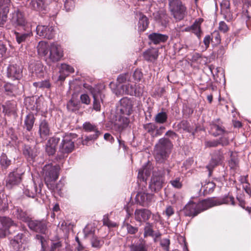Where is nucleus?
Returning <instances> with one entry per match:
<instances>
[{
  "label": "nucleus",
  "mask_w": 251,
  "mask_h": 251,
  "mask_svg": "<svg viewBox=\"0 0 251 251\" xmlns=\"http://www.w3.org/2000/svg\"><path fill=\"white\" fill-rule=\"evenodd\" d=\"M37 34L44 38L52 39L54 36V31L52 26L39 25L36 27Z\"/></svg>",
  "instance_id": "obj_17"
},
{
  "label": "nucleus",
  "mask_w": 251,
  "mask_h": 251,
  "mask_svg": "<svg viewBox=\"0 0 251 251\" xmlns=\"http://www.w3.org/2000/svg\"><path fill=\"white\" fill-rule=\"evenodd\" d=\"M139 21L138 23V30L139 32L145 31L149 26V21L148 18L143 13L139 14Z\"/></svg>",
  "instance_id": "obj_28"
},
{
  "label": "nucleus",
  "mask_w": 251,
  "mask_h": 251,
  "mask_svg": "<svg viewBox=\"0 0 251 251\" xmlns=\"http://www.w3.org/2000/svg\"><path fill=\"white\" fill-rule=\"evenodd\" d=\"M62 246V243L60 240L56 242H52L50 245V250L52 251H55L56 250L59 251Z\"/></svg>",
  "instance_id": "obj_51"
},
{
  "label": "nucleus",
  "mask_w": 251,
  "mask_h": 251,
  "mask_svg": "<svg viewBox=\"0 0 251 251\" xmlns=\"http://www.w3.org/2000/svg\"><path fill=\"white\" fill-rule=\"evenodd\" d=\"M129 116L120 114L118 120L114 124V127L119 132H122L127 127L129 124Z\"/></svg>",
  "instance_id": "obj_22"
},
{
  "label": "nucleus",
  "mask_w": 251,
  "mask_h": 251,
  "mask_svg": "<svg viewBox=\"0 0 251 251\" xmlns=\"http://www.w3.org/2000/svg\"><path fill=\"white\" fill-rule=\"evenodd\" d=\"M149 39L154 45L165 43L168 39V36L158 33H152L148 36Z\"/></svg>",
  "instance_id": "obj_25"
},
{
  "label": "nucleus",
  "mask_w": 251,
  "mask_h": 251,
  "mask_svg": "<svg viewBox=\"0 0 251 251\" xmlns=\"http://www.w3.org/2000/svg\"><path fill=\"white\" fill-rule=\"evenodd\" d=\"M93 97L94 99L93 101V109L97 111L100 110V103L99 100V97L98 94H93Z\"/></svg>",
  "instance_id": "obj_45"
},
{
  "label": "nucleus",
  "mask_w": 251,
  "mask_h": 251,
  "mask_svg": "<svg viewBox=\"0 0 251 251\" xmlns=\"http://www.w3.org/2000/svg\"><path fill=\"white\" fill-rule=\"evenodd\" d=\"M143 56L145 60L148 62H153L158 58V50L155 48H150L143 52Z\"/></svg>",
  "instance_id": "obj_24"
},
{
  "label": "nucleus",
  "mask_w": 251,
  "mask_h": 251,
  "mask_svg": "<svg viewBox=\"0 0 251 251\" xmlns=\"http://www.w3.org/2000/svg\"><path fill=\"white\" fill-rule=\"evenodd\" d=\"M203 21V19L201 18L197 19L191 25V32L196 35L199 39H201L202 33L201 25Z\"/></svg>",
  "instance_id": "obj_26"
},
{
  "label": "nucleus",
  "mask_w": 251,
  "mask_h": 251,
  "mask_svg": "<svg viewBox=\"0 0 251 251\" xmlns=\"http://www.w3.org/2000/svg\"><path fill=\"white\" fill-rule=\"evenodd\" d=\"M237 200L239 202V205L242 208H243L244 209H245L246 211L247 207L246 206V202L245 201V200L242 198L241 197H237Z\"/></svg>",
  "instance_id": "obj_62"
},
{
  "label": "nucleus",
  "mask_w": 251,
  "mask_h": 251,
  "mask_svg": "<svg viewBox=\"0 0 251 251\" xmlns=\"http://www.w3.org/2000/svg\"><path fill=\"white\" fill-rule=\"evenodd\" d=\"M209 208L210 207L208 199H205L198 203L189 202L185 206L182 211L185 216L194 217Z\"/></svg>",
  "instance_id": "obj_4"
},
{
  "label": "nucleus",
  "mask_w": 251,
  "mask_h": 251,
  "mask_svg": "<svg viewBox=\"0 0 251 251\" xmlns=\"http://www.w3.org/2000/svg\"><path fill=\"white\" fill-rule=\"evenodd\" d=\"M102 222L103 226H105L109 228L116 227L118 226V225L116 223L110 220L108 214L103 216Z\"/></svg>",
  "instance_id": "obj_43"
},
{
  "label": "nucleus",
  "mask_w": 251,
  "mask_h": 251,
  "mask_svg": "<svg viewBox=\"0 0 251 251\" xmlns=\"http://www.w3.org/2000/svg\"><path fill=\"white\" fill-rule=\"evenodd\" d=\"M180 128L187 132H192V129L187 121H182L179 124Z\"/></svg>",
  "instance_id": "obj_50"
},
{
  "label": "nucleus",
  "mask_w": 251,
  "mask_h": 251,
  "mask_svg": "<svg viewBox=\"0 0 251 251\" xmlns=\"http://www.w3.org/2000/svg\"><path fill=\"white\" fill-rule=\"evenodd\" d=\"M67 106L69 111L75 112L79 109L80 103L79 101L71 99L68 101Z\"/></svg>",
  "instance_id": "obj_39"
},
{
  "label": "nucleus",
  "mask_w": 251,
  "mask_h": 251,
  "mask_svg": "<svg viewBox=\"0 0 251 251\" xmlns=\"http://www.w3.org/2000/svg\"><path fill=\"white\" fill-rule=\"evenodd\" d=\"M45 0H32L29 6L33 10L42 11L45 9Z\"/></svg>",
  "instance_id": "obj_31"
},
{
  "label": "nucleus",
  "mask_w": 251,
  "mask_h": 251,
  "mask_svg": "<svg viewBox=\"0 0 251 251\" xmlns=\"http://www.w3.org/2000/svg\"><path fill=\"white\" fill-rule=\"evenodd\" d=\"M77 135L75 133H66L62 136L58 145V157L59 159L67 157L75 149V142Z\"/></svg>",
  "instance_id": "obj_1"
},
{
  "label": "nucleus",
  "mask_w": 251,
  "mask_h": 251,
  "mask_svg": "<svg viewBox=\"0 0 251 251\" xmlns=\"http://www.w3.org/2000/svg\"><path fill=\"white\" fill-rule=\"evenodd\" d=\"M242 19L246 21L247 25L249 27V25L251 22V18L249 15L248 11H246V12L243 14Z\"/></svg>",
  "instance_id": "obj_63"
},
{
  "label": "nucleus",
  "mask_w": 251,
  "mask_h": 251,
  "mask_svg": "<svg viewBox=\"0 0 251 251\" xmlns=\"http://www.w3.org/2000/svg\"><path fill=\"white\" fill-rule=\"evenodd\" d=\"M218 29L221 32L224 33L227 32L229 30L228 26L224 21H221L219 23Z\"/></svg>",
  "instance_id": "obj_55"
},
{
  "label": "nucleus",
  "mask_w": 251,
  "mask_h": 251,
  "mask_svg": "<svg viewBox=\"0 0 251 251\" xmlns=\"http://www.w3.org/2000/svg\"><path fill=\"white\" fill-rule=\"evenodd\" d=\"M229 144V138L226 136H222L217 139L207 140L204 142L205 148H216L221 145L223 147L227 146Z\"/></svg>",
  "instance_id": "obj_19"
},
{
  "label": "nucleus",
  "mask_w": 251,
  "mask_h": 251,
  "mask_svg": "<svg viewBox=\"0 0 251 251\" xmlns=\"http://www.w3.org/2000/svg\"><path fill=\"white\" fill-rule=\"evenodd\" d=\"M164 183V173L154 172L151 180L149 188L151 191L158 192L162 189Z\"/></svg>",
  "instance_id": "obj_7"
},
{
  "label": "nucleus",
  "mask_w": 251,
  "mask_h": 251,
  "mask_svg": "<svg viewBox=\"0 0 251 251\" xmlns=\"http://www.w3.org/2000/svg\"><path fill=\"white\" fill-rule=\"evenodd\" d=\"M38 134L42 141L46 140L51 134L49 124L46 119L41 120L39 125Z\"/></svg>",
  "instance_id": "obj_16"
},
{
  "label": "nucleus",
  "mask_w": 251,
  "mask_h": 251,
  "mask_svg": "<svg viewBox=\"0 0 251 251\" xmlns=\"http://www.w3.org/2000/svg\"><path fill=\"white\" fill-rule=\"evenodd\" d=\"M91 243L92 247L100 249L104 243V241L103 238H100L98 236L93 235L91 239Z\"/></svg>",
  "instance_id": "obj_34"
},
{
  "label": "nucleus",
  "mask_w": 251,
  "mask_h": 251,
  "mask_svg": "<svg viewBox=\"0 0 251 251\" xmlns=\"http://www.w3.org/2000/svg\"><path fill=\"white\" fill-rule=\"evenodd\" d=\"M37 50L38 54L44 57L47 56L50 52V47L47 43L44 41H40L37 46Z\"/></svg>",
  "instance_id": "obj_29"
},
{
  "label": "nucleus",
  "mask_w": 251,
  "mask_h": 251,
  "mask_svg": "<svg viewBox=\"0 0 251 251\" xmlns=\"http://www.w3.org/2000/svg\"><path fill=\"white\" fill-rule=\"evenodd\" d=\"M63 56V51L61 46L55 43L51 44L47 58L51 62H56L60 61Z\"/></svg>",
  "instance_id": "obj_11"
},
{
  "label": "nucleus",
  "mask_w": 251,
  "mask_h": 251,
  "mask_svg": "<svg viewBox=\"0 0 251 251\" xmlns=\"http://www.w3.org/2000/svg\"><path fill=\"white\" fill-rule=\"evenodd\" d=\"M33 86L36 88H49L50 86V84L49 80H45L44 81L34 82Z\"/></svg>",
  "instance_id": "obj_46"
},
{
  "label": "nucleus",
  "mask_w": 251,
  "mask_h": 251,
  "mask_svg": "<svg viewBox=\"0 0 251 251\" xmlns=\"http://www.w3.org/2000/svg\"><path fill=\"white\" fill-rule=\"evenodd\" d=\"M80 100L82 103L89 104L91 101L88 95L87 94H82L80 96Z\"/></svg>",
  "instance_id": "obj_61"
},
{
  "label": "nucleus",
  "mask_w": 251,
  "mask_h": 251,
  "mask_svg": "<svg viewBox=\"0 0 251 251\" xmlns=\"http://www.w3.org/2000/svg\"><path fill=\"white\" fill-rule=\"evenodd\" d=\"M239 160L237 157V154L236 152H231L230 154V159L229 161V166L232 169L235 168L238 165Z\"/></svg>",
  "instance_id": "obj_42"
},
{
  "label": "nucleus",
  "mask_w": 251,
  "mask_h": 251,
  "mask_svg": "<svg viewBox=\"0 0 251 251\" xmlns=\"http://www.w3.org/2000/svg\"><path fill=\"white\" fill-rule=\"evenodd\" d=\"M134 83H127L123 84L121 86V89L123 90V93L126 95H129L131 96H134L135 91H134Z\"/></svg>",
  "instance_id": "obj_37"
},
{
  "label": "nucleus",
  "mask_w": 251,
  "mask_h": 251,
  "mask_svg": "<svg viewBox=\"0 0 251 251\" xmlns=\"http://www.w3.org/2000/svg\"><path fill=\"white\" fill-rule=\"evenodd\" d=\"M209 132L214 137H217L227 133L220 119L214 120L210 123Z\"/></svg>",
  "instance_id": "obj_9"
},
{
  "label": "nucleus",
  "mask_w": 251,
  "mask_h": 251,
  "mask_svg": "<svg viewBox=\"0 0 251 251\" xmlns=\"http://www.w3.org/2000/svg\"><path fill=\"white\" fill-rule=\"evenodd\" d=\"M28 68L32 76L41 78L44 75V66L40 61H30Z\"/></svg>",
  "instance_id": "obj_14"
},
{
  "label": "nucleus",
  "mask_w": 251,
  "mask_h": 251,
  "mask_svg": "<svg viewBox=\"0 0 251 251\" xmlns=\"http://www.w3.org/2000/svg\"><path fill=\"white\" fill-rule=\"evenodd\" d=\"M169 9L182 3L181 0H168Z\"/></svg>",
  "instance_id": "obj_60"
},
{
  "label": "nucleus",
  "mask_w": 251,
  "mask_h": 251,
  "mask_svg": "<svg viewBox=\"0 0 251 251\" xmlns=\"http://www.w3.org/2000/svg\"><path fill=\"white\" fill-rule=\"evenodd\" d=\"M75 6V0H65L64 7L67 11L73 9Z\"/></svg>",
  "instance_id": "obj_54"
},
{
  "label": "nucleus",
  "mask_w": 251,
  "mask_h": 251,
  "mask_svg": "<svg viewBox=\"0 0 251 251\" xmlns=\"http://www.w3.org/2000/svg\"><path fill=\"white\" fill-rule=\"evenodd\" d=\"M154 232L153 224L150 222H146L144 228V237L145 238L148 236L153 237Z\"/></svg>",
  "instance_id": "obj_36"
},
{
  "label": "nucleus",
  "mask_w": 251,
  "mask_h": 251,
  "mask_svg": "<svg viewBox=\"0 0 251 251\" xmlns=\"http://www.w3.org/2000/svg\"><path fill=\"white\" fill-rule=\"evenodd\" d=\"M83 128L85 131H93L95 132L94 134H91L85 137V139L82 141L83 145H86L88 141L96 140L101 134L97 126L91 124L90 122L84 123L83 125Z\"/></svg>",
  "instance_id": "obj_12"
},
{
  "label": "nucleus",
  "mask_w": 251,
  "mask_h": 251,
  "mask_svg": "<svg viewBox=\"0 0 251 251\" xmlns=\"http://www.w3.org/2000/svg\"><path fill=\"white\" fill-rule=\"evenodd\" d=\"M16 185V176L14 172H11L9 174L8 177L6 180V187L9 188H12Z\"/></svg>",
  "instance_id": "obj_41"
},
{
  "label": "nucleus",
  "mask_w": 251,
  "mask_h": 251,
  "mask_svg": "<svg viewBox=\"0 0 251 251\" xmlns=\"http://www.w3.org/2000/svg\"><path fill=\"white\" fill-rule=\"evenodd\" d=\"M154 195L152 194L145 192H138L135 197L137 204L144 207L148 206L154 200Z\"/></svg>",
  "instance_id": "obj_13"
},
{
  "label": "nucleus",
  "mask_w": 251,
  "mask_h": 251,
  "mask_svg": "<svg viewBox=\"0 0 251 251\" xmlns=\"http://www.w3.org/2000/svg\"><path fill=\"white\" fill-rule=\"evenodd\" d=\"M60 167L58 165L53 166L51 164L46 165L43 169V176L45 184L50 190H54L57 186L54 183L58 179Z\"/></svg>",
  "instance_id": "obj_3"
},
{
  "label": "nucleus",
  "mask_w": 251,
  "mask_h": 251,
  "mask_svg": "<svg viewBox=\"0 0 251 251\" xmlns=\"http://www.w3.org/2000/svg\"><path fill=\"white\" fill-rule=\"evenodd\" d=\"M208 201L210 208L223 204L235 205L234 198L230 192L220 198L208 199Z\"/></svg>",
  "instance_id": "obj_8"
},
{
  "label": "nucleus",
  "mask_w": 251,
  "mask_h": 251,
  "mask_svg": "<svg viewBox=\"0 0 251 251\" xmlns=\"http://www.w3.org/2000/svg\"><path fill=\"white\" fill-rule=\"evenodd\" d=\"M17 218L24 222L30 221V218L28 213L25 211H23L21 209H17Z\"/></svg>",
  "instance_id": "obj_35"
},
{
  "label": "nucleus",
  "mask_w": 251,
  "mask_h": 251,
  "mask_svg": "<svg viewBox=\"0 0 251 251\" xmlns=\"http://www.w3.org/2000/svg\"><path fill=\"white\" fill-rule=\"evenodd\" d=\"M151 211L147 209H136L134 212L135 220L140 223H146L150 219Z\"/></svg>",
  "instance_id": "obj_18"
},
{
  "label": "nucleus",
  "mask_w": 251,
  "mask_h": 251,
  "mask_svg": "<svg viewBox=\"0 0 251 251\" xmlns=\"http://www.w3.org/2000/svg\"><path fill=\"white\" fill-rule=\"evenodd\" d=\"M168 119V115L165 112L157 113L154 117V121L157 124H163L165 123Z\"/></svg>",
  "instance_id": "obj_38"
},
{
  "label": "nucleus",
  "mask_w": 251,
  "mask_h": 251,
  "mask_svg": "<svg viewBox=\"0 0 251 251\" xmlns=\"http://www.w3.org/2000/svg\"><path fill=\"white\" fill-rule=\"evenodd\" d=\"M173 146L172 142L168 138H162L159 140L154 149V157L158 163H163L167 159Z\"/></svg>",
  "instance_id": "obj_2"
},
{
  "label": "nucleus",
  "mask_w": 251,
  "mask_h": 251,
  "mask_svg": "<svg viewBox=\"0 0 251 251\" xmlns=\"http://www.w3.org/2000/svg\"><path fill=\"white\" fill-rule=\"evenodd\" d=\"M130 251H148L146 246L142 243L132 244L130 246Z\"/></svg>",
  "instance_id": "obj_44"
},
{
  "label": "nucleus",
  "mask_w": 251,
  "mask_h": 251,
  "mask_svg": "<svg viewBox=\"0 0 251 251\" xmlns=\"http://www.w3.org/2000/svg\"><path fill=\"white\" fill-rule=\"evenodd\" d=\"M61 70L62 71H66L69 73H73L75 72V70L73 67L66 64H61Z\"/></svg>",
  "instance_id": "obj_57"
},
{
  "label": "nucleus",
  "mask_w": 251,
  "mask_h": 251,
  "mask_svg": "<svg viewBox=\"0 0 251 251\" xmlns=\"http://www.w3.org/2000/svg\"><path fill=\"white\" fill-rule=\"evenodd\" d=\"M170 10L174 17L178 20H182L187 14V8L183 3L175 6Z\"/></svg>",
  "instance_id": "obj_20"
},
{
  "label": "nucleus",
  "mask_w": 251,
  "mask_h": 251,
  "mask_svg": "<svg viewBox=\"0 0 251 251\" xmlns=\"http://www.w3.org/2000/svg\"><path fill=\"white\" fill-rule=\"evenodd\" d=\"M224 158L223 151L222 149L215 151L212 154L210 164L213 167L219 165Z\"/></svg>",
  "instance_id": "obj_27"
},
{
  "label": "nucleus",
  "mask_w": 251,
  "mask_h": 251,
  "mask_svg": "<svg viewBox=\"0 0 251 251\" xmlns=\"http://www.w3.org/2000/svg\"><path fill=\"white\" fill-rule=\"evenodd\" d=\"M215 187L216 184L213 182L205 181V184L202 186L203 194L207 195L212 193L214 191Z\"/></svg>",
  "instance_id": "obj_33"
},
{
  "label": "nucleus",
  "mask_w": 251,
  "mask_h": 251,
  "mask_svg": "<svg viewBox=\"0 0 251 251\" xmlns=\"http://www.w3.org/2000/svg\"><path fill=\"white\" fill-rule=\"evenodd\" d=\"M35 118L32 113L27 115L24 121V127L28 131H30L32 129Z\"/></svg>",
  "instance_id": "obj_30"
},
{
  "label": "nucleus",
  "mask_w": 251,
  "mask_h": 251,
  "mask_svg": "<svg viewBox=\"0 0 251 251\" xmlns=\"http://www.w3.org/2000/svg\"><path fill=\"white\" fill-rule=\"evenodd\" d=\"M170 240L168 238H164L160 241V245L166 251H169Z\"/></svg>",
  "instance_id": "obj_56"
},
{
  "label": "nucleus",
  "mask_w": 251,
  "mask_h": 251,
  "mask_svg": "<svg viewBox=\"0 0 251 251\" xmlns=\"http://www.w3.org/2000/svg\"><path fill=\"white\" fill-rule=\"evenodd\" d=\"M23 152L27 159H33L37 155L36 152L28 145H24Z\"/></svg>",
  "instance_id": "obj_32"
},
{
  "label": "nucleus",
  "mask_w": 251,
  "mask_h": 251,
  "mask_svg": "<svg viewBox=\"0 0 251 251\" xmlns=\"http://www.w3.org/2000/svg\"><path fill=\"white\" fill-rule=\"evenodd\" d=\"M137 177L140 181H145L147 179V177L144 174V171L141 169L139 170Z\"/></svg>",
  "instance_id": "obj_64"
},
{
  "label": "nucleus",
  "mask_w": 251,
  "mask_h": 251,
  "mask_svg": "<svg viewBox=\"0 0 251 251\" xmlns=\"http://www.w3.org/2000/svg\"><path fill=\"white\" fill-rule=\"evenodd\" d=\"M134 91H135L134 96L136 97H140L142 95L143 93V88L140 86L134 84Z\"/></svg>",
  "instance_id": "obj_58"
},
{
  "label": "nucleus",
  "mask_w": 251,
  "mask_h": 251,
  "mask_svg": "<svg viewBox=\"0 0 251 251\" xmlns=\"http://www.w3.org/2000/svg\"><path fill=\"white\" fill-rule=\"evenodd\" d=\"M126 227L127 232L130 234H135L138 231V227L134 226L129 223H125L124 224Z\"/></svg>",
  "instance_id": "obj_48"
},
{
  "label": "nucleus",
  "mask_w": 251,
  "mask_h": 251,
  "mask_svg": "<svg viewBox=\"0 0 251 251\" xmlns=\"http://www.w3.org/2000/svg\"><path fill=\"white\" fill-rule=\"evenodd\" d=\"M143 128L153 138L161 135L163 134V131L165 129V127L164 126H161L158 127L155 124L153 123L144 124Z\"/></svg>",
  "instance_id": "obj_15"
},
{
  "label": "nucleus",
  "mask_w": 251,
  "mask_h": 251,
  "mask_svg": "<svg viewBox=\"0 0 251 251\" xmlns=\"http://www.w3.org/2000/svg\"><path fill=\"white\" fill-rule=\"evenodd\" d=\"M0 223L3 230H6L12 225L11 219L6 217H0Z\"/></svg>",
  "instance_id": "obj_47"
},
{
  "label": "nucleus",
  "mask_w": 251,
  "mask_h": 251,
  "mask_svg": "<svg viewBox=\"0 0 251 251\" xmlns=\"http://www.w3.org/2000/svg\"><path fill=\"white\" fill-rule=\"evenodd\" d=\"M230 2L229 0H223L221 3V13L224 15V19L230 21L232 19V15L230 12Z\"/></svg>",
  "instance_id": "obj_23"
},
{
  "label": "nucleus",
  "mask_w": 251,
  "mask_h": 251,
  "mask_svg": "<svg viewBox=\"0 0 251 251\" xmlns=\"http://www.w3.org/2000/svg\"><path fill=\"white\" fill-rule=\"evenodd\" d=\"M211 38L213 42L216 44H219L221 43V36L218 31L215 30L211 34Z\"/></svg>",
  "instance_id": "obj_52"
},
{
  "label": "nucleus",
  "mask_w": 251,
  "mask_h": 251,
  "mask_svg": "<svg viewBox=\"0 0 251 251\" xmlns=\"http://www.w3.org/2000/svg\"><path fill=\"white\" fill-rule=\"evenodd\" d=\"M21 26L25 30L24 32H17V42L18 44L25 43L29 41L32 35L31 31L25 25L24 15L21 12L17 10V26Z\"/></svg>",
  "instance_id": "obj_5"
},
{
  "label": "nucleus",
  "mask_w": 251,
  "mask_h": 251,
  "mask_svg": "<svg viewBox=\"0 0 251 251\" xmlns=\"http://www.w3.org/2000/svg\"><path fill=\"white\" fill-rule=\"evenodd\" d=\"M0 163L3 168H6L10 164V160L8 159L5 154H2L0 157Z\"/></svg>",
  "instance_id": "obj_53"
},
{
  "label": "nucleus",
  "mask_w": 251,
  "mask_h": 251,
  "mask_svg": "<svg viewBox=\"0 0 251 251\" xmlns=\"http://www.w3.org/2000/svg\"><path fill=\"white\" fill-rule=\"evenodd\" d=\"M60 138L56 135L50 138L46 145V151L49 155H53L56 152V147L59 144Z\"/></svg>",
  "instance_id": "obj_21"
},
{
  "label": "nucleus",
  "mask_w": 251,
  "mask_h": 251,
  "mask_svg": "<svg viewBox=\"0 0 251 251\" xmlns=\"http://www.w3.org/2000/svg\"><path fill=\"white\" fill-rule=\"evenodd\" d=\"M35 238L39 241L41 244L42 249L44 250L46 247V240L44 236L40 234H37Z\"/></svg>",
  "instance_id": "obj_59"
},
{
  "label": "nucleus",
  "mask_w": 251,
  "mask_h": 251,
  "mask_svg": "<svg viewBox=\"0 0 251 251\" xmlns=\"http://www.w3.org/2000/svg\"><path fill=\"white\" fill-rule=\"evenodd\" d=\"M48 224L49 222L44 219L41 220H31L28 221V226L31 230L35 232L45 234L48 230Z\"/></svg>",
  "instance_id": "obj_10"
},
{
  "label": "nucleus",
  "mask_w": 251,
  "mask_h": 251,
  "mask_svg": "<svg viewBox=\"0 0 251 251\" xmlns=\"http://www.w3.org/2000/svg\"><path fill=\"white\" fill-rule=\"evenodd\" d=\"M136 100L126 97L122 98L119 101V110L120 114L129 116L133 112V106Z\"/></svg>",
  "instance_id": "obj_6"
},
{
  "label": "nucleus",
  "mask_w": 251,
  "mask_h": 251,
  "mask_svg": "<svg viewBox=\"0 0 251 251\" xmlns=\"http://www.w3.org/2000/svg\"><path fill=\"white\" fill-rule=\"evenodd\" d=\"M170 183L173 187L176 189H180L182 187V183L180 177H176L175 179L171 180Z\"/></svg>",
  "instance_id": "obj_49"
},
{
  "label": "nucleus",
  "mask_w": 251,
  "mask_h": 251,
  "mask_svg": "<svg viewBox=\"0 0 251 251\" xmlns=\"http://www.w3.org/2000/svg\"><path fill=\"white\" fill-rule=\"evenodd\" d=\"M9 9L7 6L0 8V25H3L6 21Z\"/></svg>",
  "instance_id": "obj_40"
}]
</instances>
